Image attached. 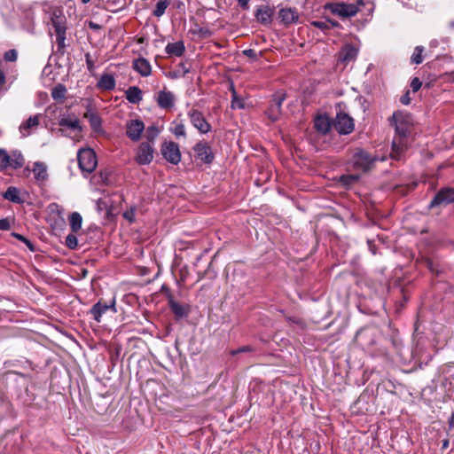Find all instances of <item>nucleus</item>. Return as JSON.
I'll return each instance as SVG.
<instances>
[{"instance_id":"1","label":"nucleus","mask_w":454,"mask_h":454,"mask_svg":"<svg viewBox=\"0 0 454 454\" xmlns=\"http://www.w3.org/2000/svg\"><path fill=\"white\" fill-rule=\"evenodd\" d=\"M379 160L383 161L385 158L372 155L364 149H357L352 157L353 168L364 173L370 171Z\"/></svg>"},{"instance_id":"2","label":"nucleus","mask_w":454,"mask_h":454,"mask_svg":"<svg viewBox=\"0 0 454 454\" xmlns=\"http://www.w3.org/2000/svg\"><path fill=\"white\" fill-rule=\"evenodd\" d=\"M391 125L395 126V137H407L413 123L410 114L403 111H396L388 119Z\"/></svg>"},{"instance_id":"3","label":"nucleus","mask_w":454,"mask_h":454,"mask_svg":"<svg viewBox=\"0 0 454 454\" xmlns=\"http://www.w3.org/2000/svg\"><path fill=\"white\" fill-rule=\"evenodd\" d=\"M356 4H348L338 2L329 4L327 9L333 14L341 19L351 18L359 12V7L364 5V0H356Z\"/></svg>"},{"instance_id":"4","label":"nucleus","mask_w":454,"mask_h":454,"mask_svg":"<svg viewBox=\"0 0 454 454\" xmlns=\"http://www.w3.org/2000/svg\"><path fill=\"white\" fill-rule=\"evenodd\" d=\"M50 20L56 34V42L59 47L62 48L65 46L66 40V17L62 11L55 10L51 14Z\"/></svg>"},{"instance_id":"5","label":"nucleus","mask_w":454,"mask_h":454,"mask_svg":"<svg viewBox=\"0 0 454 454\" xmlns=\"http://www.w3.org/2000/svg\"><path fill=\"white\" fill-rule=\"evenodd\" d=\"M78 164L82 171L91 173L97 167V157L90 148L80 149L77 153Z\"/></svg>"},{"instance_id":"6","label":"nucleus","mask_w":454,"mask_h":454,"mask_svg":"<svg viewBox=\"0 0 454 454\" xmlns=\"http://www.w3.org/2000/svg\"><path fill=\"white\" fill-rule=\"evenodd\" d=\"M163 158L171 164L176 165L181 160L179 145L173 141H165L160 147Z\"/></svg>"},{"instance_id":"7","label":"nucleus","mask_w":454,"mask_h":454,"mask_svg":"<svg viewBox=\"0 0 454 454\" xmlns=\"http://www.w3.org/2000/svg\"><path fill=\"white\" fill-rule=\"evenodd\" d=\"M153 145L142 142L136 150L135 160L139 165H148L153 161Z\"/></svg>"},{"instance_id":"8","label":"nucleus","mask_w":454,"mask_h":454,"mask_svg":"<svg viewBox=\"0 0 454 454\" xmlns=\"http://www.w3.org/2000/svg\"><path fill=\"white\" fill-rule=\"evenodd\" d=\"M334 129L343 135L351 133L354 130V120L345 113H338L333 123Z\"/></svg>"},{"instance_id":"9","label":"nucleus","mask_w":454,"mask_h":454,"mask_svg":"<svg viewBox=\"0 0 454 454\" xmlns=\"http://www.w3.org/2000/svg\"><path fill=\"white\" fill-rule=\"evenodd\" d=\"M454 203V188L445 187L437 192L434 199L429 204V207L433 208L442 205Z\"/></svg>"},{"instance_id":"10","label":"nucleus","mask_w":454,"mask_h":454,"mask_svg":"<svg viewBox=\"0 0 454 454\" xmlns=\"http://www.w3.org/2000/svg\"><path fill=\"white\" fill-rule=\"evenodd\" d=\"M192 126L197 129L200 133L207 134L211 130V125L207 121L203 114L197 109H191L188 112Z\"/></svg>"},{"instance_id":"11","label":"nucleus","mask_w":454,"mask_h":454,"mask_svg":"<svg viewBox=\"0 0 454 454\" xmlns=\"http://www.w3.org/2000/svg\"><path fill=\"white\" fill-rule=\"evenodd\" d=\"M408 149V140L405 137H394L392 142V150L390 157L395 160H401L404 158L405 152Z\"/></svg>"},{"instance_id":"12","label":"nucleus","mask_w":454,"mask_h":454,"mask_svg":"<svg viewBox=\"0 0 454 454\" xmlns=\"http://www.w3.org/2000/svg\"><path fill=\"white\" fill-rule=\"evenodd\" d=\"M193 150L197 158L200 159L202 162L206 164H210L213 162L215 156L210 145L207 142L200 141L194 145Z\"/></svg>"},{"instance_id":"13","label":"nucleus","mask_w":454,"mask_h":454,"mask_svg":"<svg viewBox=\"0 0 454 454\" xmlns=\"http://www.w3.org/2000/svg\"><path fill=\"white\" fill-rule=\"evenodd\" d=\"M144 130L145 124L138 119L129 120L126 123V135L132 141H138Z\"/></svg>"},{"instance_id":"14","label":"nucleus","mask_w":454,"mask_h":454,"mask_svg":"<svg viewBox=\"0 0 454 454\" xmlns=\"http://www.w3.org/2000/svg\"><path fill=\"white\" fill-rule=\"evenodd\" d=\"M286 97L284 94H276L267 110L268 117L272 121H276L281 115V106Z\"/></svg>"},{"instance_id":"15","label":"nucleus","mask_w":454,"mask_h":454,"mask_svg":"<svg viewBox=\"0 0 454 454\" xmlns=\"http://www.w3.org/2000/svg\"><path fill=\"white\" fill-rule=\"evenodd\" d=\"M110 309H112L113 311H114V312L116 311L114 299L109 305L106 303H103L101 301H98L90 309V314L92 316L94 320H96L98 323H99L101 321L102 315L105 314Z\"/></svg>"},{"instance_id":"16","label":"nucleus","mask_w":454,"mask_h":454,"mask_svg":"<svg viewBox=\"0 0 454 454\" xmlns=\"http://www.w3.org/2000/svg\"><path fill=\"white\" fill-rule=\"evenodd\" d=\"M280 21L285 25H290L298 21L299 14L295 8H282L278 12Z\"/></svg>"},{"instance_id":"17","label":"nucleus","mask_w":454,"mask_h":454,"mask_svg":"<svg viewBox=\"0 0 454 454\" xmlns=\"http://www.w3.org/2000/svg\"><path fill=\"white\" fill-rule=\"evenodd\" d=\"M156 101L160 108L168 109L174 106L175 96L171 91L163 90L158 93Z\"/></svg>"},{"instance_id":"18","label":"nucleus","mask_w":454,"mask_h":454,"mask_svg":"<svg viewBox=\"0 0 454 454\" xmlns=\"http://www.w3.org/2000/svg\"><path fill=\"white\" fill-rule=\"evenodd\" d=\"M273 13L274 10L272 8L266 5H261L255 12V17L260 23L268 25L272 21Z\"/></svg>"},{"instance_id":"19","label":"nucleus","mask_w":454,"mask_h":454,"mask_svg":"<svg viewBox=\"0 0 454 454\" xmlns=\"http://www.w3.org/2000/svg\"><path fill=\"white\" fill-rule=\"evenodd\" d=\"M132 67L140 75L146 77L151 74L152 67L149 61L145 58H138L132 62Z\"/></svg>"},{"instance_id":"20","label":"nucleus","mask_w":454,"mask_h":454,"mask_svg":"<svg viewBox=\"0 0 454 454\" xmlns=\"http://www.w3.org/2000/svg\"><path fill=\"white\" fill-rule=\"evenodd\" d=\"M358 50L352 44H346L339 54V59L345 63L354 61L357 56Z\"/></svg>"},{"instance_id":"21","label":"nucleus","mask_w":454,"mask_h":454,"mask_svg":"<svg viewBox=\"0 0 454 454\" xmlns=\"http://www.w3.org/2000/svg\"><path fill=\"white\" fill-rule=\"evenodd\" d=\"M165 51L169 56L181 57L185 51V46L183 41L168 43L165 48Z\"/></svg>"},{"instance_id":"22","label":"nucleus","mask_w":454,"mask_h":454,"mask_svg":"<svg viewBox=\"0 0 454 454\" xmlns=\"http://www.w3.org/2000/svg\"><path fill=\"white\" fill-rule=\"evenodd\" d=\"M315 129L321 134L325 135L331 128V121L325 115H319L314 120Z\"/></svg>"},{"instance_id":"23","label":"nucleus","mask_w":454,"mask_h":454,"mask_svg":"<svg viewBox=\"0 0 454 454\" xmlns=\"http://www.w3.org/2000/svg\"><path fill=\"white\" fill-rule=\"evenodd\" d=\"M83 117L88 119L93 130L98 131L101 128L102 121L98 113L89 107Z\"/></svg>"},{"instance_id":"24","label":"nucleus","mask_w":454,"mask_h":454,"mask_svg":"<svg viewBox=\"0 0 454 454\" xmlns=\"http://www.w3.org/2000/svg\"><path fill=\"white\" fill-rule=\"evenodd\" d=\"M97 85L103 90H113L115 88V79L111 74H104L101 75Z\"/></svg>"},{"instance_id":"25","label":"nucleus","mask_w":454,"mask_h":454,"mask_svg":"<svg viewBox=\"0 0 454 454\" xmlns=\"http://www.w3.org/2000/svg\"><path fill=\"white\" fill-rule=\"evenodd\" d=\"M126 98L131 104H138L142 101V90L137 86L129 87L126 92Z\"/></svg>"},{"instance_id":"26","label":"nucleus","mask_w":454,"mask_h":454,"mask_svg":"<svg viewBox=\"0 0 454 454\" xmlns=\"http://www.w3.org/2000/svg\"><path fill=\"white\" fill-rule=\"evenodd\" d=\"M34 173V176L37 181H45L48 177L47 174V167L44 163L36 161L34 164V168L32 169Z\"/></svg>"},{"instance_id":"27","label":"nucleus","mask_w":454,"mask_h":454,"mask_svg":"<svg viewBox=\"0 0 454 454\" xmlns=\"http://www.w3.org/2000/svg\"><path fill=\"white\" fill-rule=\"evenodd\" d=\"M39 121H40L39 114L30 116L25 122H23L20 125V129L21 134L25 137L29 135V133H30L29 129L33 127L38 126Z\"/></svg>"},{"instance_id":"28","label":"nucleus","mask_w":454,"mask_h":454,"mask_svg":"<svg viewBox=\"0 0 454 454\" xmlns=\"http://www.w3.org/2000/svg\"><path fill=\"white\" fill-rule=\"evenodd\" d=\"M168 305L176 317H184L188 315L187 308L178 303L171 297L168 299Z\"/></svg>"},{"instance_id":"29","label":"nucleus","mask_w":454,"mask_h":454,"mask_svg":"<svg viewBox=\"0 0 454 454\" xmlns=\"http://www.w3.org/2000/svg\"><path fill=\"white\" fill-rule=\"evenodd\" d=\"M9 159H10L9 166H11L13 168H21L25 162L23 155L19 151L12 152V154L9 155Z\"/></svg>"},{"instance_id":"30","label":"nucleus","mask_w":454,"mask_h":454,"mask_svg":"<svg viewBox=\"0 0 454 454\" xmlns=\"http://www.w3.org/2000/svg\"><path fill=\"white\" fill-rule=\"evenodd\" d=\"M59 125L61 127L69 128L71 129H77L79 131L82 129L80 123H79V120L75 117L74 118L62 117L59 121Z\"/></svg>"},{"instance_id":"31","label":"nucleus","mask_w":454,"mask_h":454,"mask_svg":"<svg viewBox=\"0 0 454 454\" xmlns=\"http://www.w3.org/2000/svg\"><path fill=\"white\" fill-rule=\"evenodd\" d=\"M82 218L77 212H73L69 216L70 228L74 232H77L82 228Z\"/></svg>"},{"instance_id":"32","label":"nucleus","mask_w":454,"mask_h":454,"mask_svg":"<svg viewBox=\"0 0 454 454\" xmlns=\"http://www.w3.org/2000/svg\"><path fill=\"white\" fill-rule=\"evenodd\" d=\"M160 130L156 124H153L145 129V137L146 138L145 142L151 143L153 145L154 140L160 135Z\"/></svg>"},{"instance_id":"33","label":"nucleus","mask_w":454,"mask_h":454,"mask_svg":"<svg viewBox=\"0 0 454 454\" xmlns=\"http://www.w3.org/2000/svg\"><path fill=\"white\" fill-rule=\"evenodd\" d=\"M4 199L15 202V203H20L21 199L20 197V191L13 186H10L4 194Z\"/></svg>"},{"instance_id":"34","label":"nucleus","mask_w":454,"mask_h":454,"mask_svg":"<svg viewBox=\"0 0 454 454\" xmlns=\"http://www.w3.org/2000/svg\"><path fill=\"white\" fill-rule=\"evenodd\" d=\"M66 86L59 83L51 90V97L56 101H61L66 98Z\"/></svg>"},{"instance_id":"35","label":"nucleus","mask_w":454,"mask_h":454,"mask_svg":"<svg viewBox=\"0 0 454 454\" xmlns=\"http://www.w3.org/2000/svg\"><path fill=\"white\" fill-rule=\"evenodd\" d=\"M231 108L232 109H243L245 108L244 99L238 96L235 89L231 85Z\"/></svg>"},{"instance_id":"36","label":"nucleus","mask_w":454,"mask_h":454,"mask_svg":"<svg viewBox=\"0 0 454 454\" xmlns=\"http://www.w3.org/2000/svg\"><path fill=\"white\" fill-rule=\"evenodd\" d=\"M359 180V176L357 175H343L340 177V183L345 186L349 187L356 183H357Z\"/></svg>"},{"instance_id":"37","label":"nucleus","mask_w":454,"mask_h":454,"mask_svg":"<svg viewBox=\"0 0 454 454\" xmlns=\"http://www.w3.org/2000/svg\"><path fill=\"white\" fill-rule=\"evenodd\" d=\"M168 4H169L168 0H160L156 4L155 9L153 11V15L156 17H161L164 14Z\"/></svg>"},{"instance_id":"38","label":"nucleus","mask_w":454,"mask_h":454,"mask_svg":"<svg viewBox=\"0 0 454 454\" xmlns=\"http://www.w3.org/2000/svg\"><path fill=\"white\" fill-rule=\"evenodd\" d=\"M190 72V67L185 63H179L176 69L173 72V77L178 78L183 77Z\"/></svg>"},{"instance_id":"39","label":"nucleus","mask_w":454,"mask_h":454,"mask_svg":"<svg viewBox=\"0 0 454 454\" xmlns=\"http://www.w3.org/2000/svg\"><path fill=\"white\" fill-rule=\"evenodd\" d=\"M9 154L4 149L0 148V170H4L9 167Z\"/></svg>"},{"instance_id":"40","label":"nucleus","mask_w":454,"mask_h":454,"mask_svg":"<svg viewBox=\"0 0 454 454\" xmlns=\"http://www.w3.org/2000/svg\"><path fill=\"white\" fill-rule=\"evenodd\" d=\"M424 51V48L422 46H417L414 50V52L411 56V61L414 64H420L423 61L422 58V52Z\"/></svg>"},{"instance_id":"41","label":"nucleus","mask_w":454,"mask_h":454,"mask_svg":"<svg viewBox=\"0 0 454 454\" xmlns=\"http://www.w3.org/2000/svg\"><path fill=\"white\" fill-rule=\"evenodd\" d=\"M65 245L70 249H75L78 246L77 237L74 234H68L66 237Z\"/></svg>"},{"instance_id":"42","label":"nucleus","mask_w":454,"mask_h":454,"mask_svg":"<svg viewBox=\"0 0 454 454\" xmlns=\"http://www.w3.org/2000/svg\"><path fill=\"white\" fill-rule=\"evenodd\" d=\"M172 132L177 137H185L186 136L185 127H184V125L183 123L176 124V126L172 129Z\"/></svg>"},{"instance_id":"43","label":"nucleus","mask_w":454,"mask_h":454,"mask_svg":"<svg viewBox=\"0 0 454 454\" xmlns=\"http://www.w3.org/2000/svg\"><path fill=\"white\" fill-rule=\"evenodd\" d=\"M17 58H18V52L14 49L5 51V53L4 55V59L6 61L13 62V61H16Z\"/></svg>"},{"instance_id":"44","label":"nucleus","mask_w":454,"mask_h":454,"mask_svg":"<svg viewBox=\"0 0 454 454\" xmlns=\"http://www.w3.org/2000/svg\"><path fill=\"white\" fill-rule=\"evenodd\" d=\"M13 236L18 239L19 240L22 241L23 243L26 244V246L31 250V251H34L35 248H34V246L32 244V242L27 239V238H25L24 236L19 234V233H13Z\"/></svg>"},{"instance_id":"45","label":"nucleus","mask_w":454,"mask_h":454,"mask_svg":"<svg viewBox=\"0 0 454 454\" xmlns=\"http://www.w3.org/2000/svg\"><path fill=\"white\" fill-rule=\"evenodd\" d=\"M135 207H130L129 210L123 213V217L129 223L135 222Z\"/></svg>"},{"instance_id":"46","label":"nucleus","mask_w":454,"mask_h":454,"mask_svg":"<svg viewBox=\"0 0 454 454\" xmlns=\"http://www.w3.org/2000/svg\"><path fill=\"white\" fill-rule=\"evenodd\" d=\"M422 86L421 81L418 77H414L411 82V88L412 91H418Z\"/></svg>"},{"instance_id":"47","label":"nucleus","mask_w":454,"mask_h":454,"mask_svg":"<svg viewBox=\"0 0 454 454\" xmlns=\"http://www.w3.org/2000/svg\"><path fill=\"white\" fill-rule=\"evenodd\" d=\"M85 60H86V65H87L88 70L90 72L93 71L95 68V66H94V61L91 59V56L90 53L85 54Z\"/></svg>"},{"instance_id":"48","label":"nucleus","mask_w":454,"mask_h":454,"mask_svg":"<svg viewBox=\"0 0 454 454\" xmlns=\"http://www.w3.org/2000/svg\"><path fill=\"white\" fill-rule=\"evenodd\" d=\"M11 228L10 221L7 218L0 219V230L7 231Z\"/></svg>"},{"instance_id":"49","label":"nucleus","mask_w":454,"mask_h":454,"mask_svg":"<svg viewBox=\"0 0 454 454\" xmlns=\"http://www.w3.org/2000/svg\"><path fill=\"white\" fill-rule=\"evenodd\" d=\"M249 1L250 0H238V4L242 10L247 11L249 10Z\"/></svg>"},{"instance_id":"50","label":"nucleus","mask_w":454,"mask_h":454,"mask_svg":"<svg viewBox=\"0 0 454 454\" xmlns=\"http://www.w3.org/2000/svg\"><path fill=\"white\" fill-rule=\"evenodd\" d=\"M317 28H320V29H325L327 27V25L326 23L323 22V21H313L312 23Z\"/></svg>"},{"instance_id":"51","label":"nucleus","mask_w":454,"mask_h":454,"mask_svg":"<svg viewBox=\"0 0 454 454\" xmlns=\"http://www.w3.org/2000/svg\"><path fill=\"white\" fill-rule=\"evenodd\" d=\"M400 101L403 105H408L411 101V98L409 97V92H407L405 95L402 96Z\"/></svg>"},{"instance_id":"52","label":"nucleus","mask_w":454,"mask_h":454,"mask_svg":"<svg viewBox=\"0 0 454 454\" xmlns=\"http://www.w3.org/2000/svg\"><path fill=\"white\" fill-rule=\"evenodd\" d=\"M250 350H251L250 346H245V347H242V348L233 351L232 354L235 355V354H238V353L247 352V351H250Z\"/></svg>"},{"instance_id":"53","label":"nucleus","mask_w":454,"mask_h":454,"mask_svg":"<svg viewBox=\"0 0 454 454\" xmlns=\"http://www.w3.org/2000/svg\"><path fill=\"white\" fill-rule=\"evenodd\" d=\"M244 55L247 56V57H250V58H254L255 57L256 53L254 50L252 49H249V50H245L243 51Z\"/></svg>"},{"instance_id":"54","label":"nucleus","mask_w":454,"mask_h":454,"mask_svg":"<svg viewBox=\"0 0 454 454\" xmlns=\"http://www.w3.org/2000/svg\"><path fill=\"white\" fill-rule=\"evenodd\" d=\"M5 82V75L0 70V87L3 86Z\"/></svg>"},{"instance_id":"55","label":"nucleus","mask_w":454,"mask_h":454,"mask_svg":"<svg viewBox=\"0 0 454 454\" xmlns=\"http://www.w3.org/2000/svg\"><path fill=\"white\" fill-rule=\"evenodd\" d=\"M449 447V440L445 439L442 441V449H446Z\"/></svg>"},{"instance_id":"56","label":"nucleus","mask_w":454,"mask_h":454,"mask_svg":"<svg viewBox=\"0 0 454 454\" xmlns=\"http://www.w3.org/2000/svg\"><path fill=\"white\" fill-rule=\"evenodd\" d=\"M449 423H450V427L454 426V412L451 414V417L450 418Z\"/></svg>"},{"instance_id":"57","label":"nucleus","mask_w":454,"mask_h":454,"mask_svg":"<svg viewBox=\"0 0 454 454\" xmlns=\"http://www.w3.org/2000/svg\"><path fill=\"white\" fill-rule=\"evenodd\" d=\"M90 27L91 28H98V25H97V24H95V23H93V22H90Z\"/></svg>"},{"instance_id":"58","label":"nucleus","mask_w":454,"mask_h":454,"mask_svg":"<svg viewBox=\"0 0 454 454\" xmlns=\"http://www.w3.org/2000/svg\"><path fill=\"white\" fill-rule=\"evenodd\" d=\"M90 0H82V4H87L89 3Z\"/></svg>"},{"instance_id":"59","label":"nucleus","mask_w":454,"mask_h":454,"mask_svg":"<svg viewBox=\"0 0 454 454\" xmlns=\"http://www.w3.org/2000/svg\"><path fill=\"white\" fill-rule=\"evenodd\" d=\"M450 27H454V21L450 23Z\"/></svg>"},{"instance_id":"60","label":"nucleus","mask_w":454,"mask_h":454,"mask_svg":"<svg viewBox=\"0 0 454 454\" xmlns=\"http://www.w3.org/2000/svg\"><path fill=\"white\" fill-rule=\"evenodd\" d=\"M449 454H450V453H449Z\"/></svg>"}]
</instances>
